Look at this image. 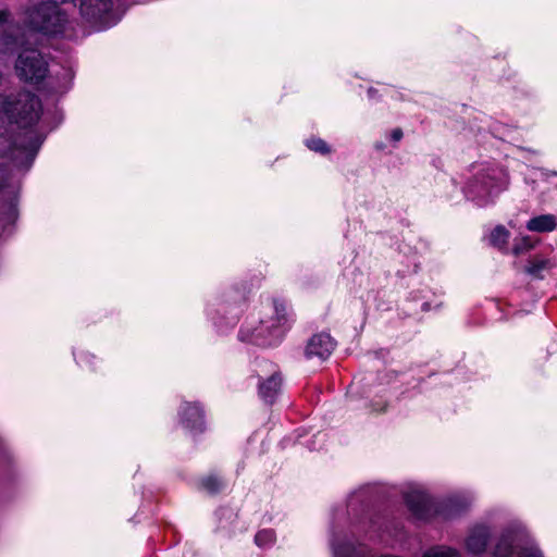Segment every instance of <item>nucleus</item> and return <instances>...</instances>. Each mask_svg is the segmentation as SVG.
<instances>
[{
	"label": "nucleus",
	"instance_id": "obj_8",
	"mask_svg": "<svg viewBox=\"0 0 557 557\" xmlns=\"http://www.w3.org/2000/svg\"><path fill=\"white\" fill-rule=\"evenodd\" d=\"M14 69L20 81L32 85L40 84L49 73L48 61L39 50L33 48L18 53Z\"/></svg>",
	"mask_w": 557,
	"mask_h": 557
},
{
	"label": "nucleus",
	"instance_id": "obj_31",
	"mask_svg": "<svg viewBox=\"0 0 557 557\" xmlns=\"http://www.w3.org/2000/svg\"><path fill=\"white\" fill-rule=\"evenodd\" d=\"M368 97H369V99H379V97H380L379 90L373 87H370L368 89Z\"/></svg>",
	"mask_w": 557,
	"mask_h": 557
},
{
	"label": "nucleus",
	"instance_id": "obj_29",
	"mask_svg": "<svg viewBox=\"0 0 557 557\" xmlns=\"http://www.w3.org/2000/svg\"><path fill=\"white\" fill-rule=\"evenodd\" d=\"M0 26H8L9 28H12L11 13L7 9L0 10Z\"/></svg>",
	"mask_w": 557,
	"mask_h": 557
},
{
	"label": "nucleus",
	"instance_id": "obj_33",
	"mask_svg": "<svg viewBox=\"0 0 557 557\" xmlns=\"http://www.w3.org/2000/svg\"><path fill=\"white\" fill-rule=\"evenodd\" d=\"M423 309L426 310L428 309V304H423Z\"/></svg>",
	"mask_w": 557,
	"mask_h": 557
},
{
	"label": "nucleus",
	"instance_id": "obj_12",
	"mask_svg": "<svg viewBox=\"0 0 557 557\" xmlns=\"http://www.w3.org/2000/svg\"><path fill=\"white\" fill-rule=\"evenodd\" d=\"M214 534L231 540L247 530L246 523L239 519V510L231 506H220L214 511Z\"/></svg>",
	"mask_w": 557,
	"mask_h": 557
},
{
	"label": "nucleus",
	"instance_id": "obj_35",
	"mask_svg": "<svg viewBox=\"0 0 557 557\" xmlns=\"http://www.w3.org/2000/svg\"><path fill=\"white\" fill-rule=\"evenodd\" d=\"M377 557H383V555H380V556H377Z\"/></svg>",
	"mask_w": 557,
	"mask_h": 557
},
{
	"label": "nucleus",
	"instance_id": "obj_10",
	"mask_svg": "<svg viewBox=\"0 0 557 557\" xmlns=\"http://www.w3.org/2000/svg\"><path fill=\"white\" fill-rule=\"evenodd\" d=\"M493 557H543L532 540L518 532H505L500 536Z\"/></svg>",
	"mask_w": 557,
	"mask_h": 557
},
{
	"label": "nucleus",
	"instance_id": "obj_34",
	"mask_svg": "<svg viewBox=\"0 0 557 557\" xmlns=\"http://www.w3.org/2000/svg\"><path fill=\"white\" fill-rule=\"evenodd\" d=\"M552 175L557 176V172L553 171L550 172Z\"/></svg>",
	"mask_w": 557,
	"mask_h": 557
},
{
	"label": "nucleus",
	"instance_id": "obj_24",
	"mask_svg": "<svg viewBox=\"0 0 557 557\" xmlns=\"http://www.w3.org/2000/svg\"><path fill=\"white\" fill-rule=\"evenodd\" d=\"M306 146L311 151L318 152L320 154H329L331 152V147L329 144L320 137H311L306 140Z\"/></svg>",
	"mask_w": 557,
	"mask_h": 557
},
{
	"label": "nucleus",
	"instance_id": "obj_30",
	"mask_svg": "<svg viewBox=\"0 0 557 557\" xmlns=\"http://www.w3.org/2000/svg\"><path fill=\"white\" fill-rule=\"evenodd\" d=\"M403 136H404V134H403V131L400 128H395L391 133V139L393 141H399L403 138Z\"/></svg>",
	"mask_w": 557,
	"mask_h": 557
},
{
	"label": "nucleus",
	"instance_id": "obj_18",
	"mask_svg": "<svg viewBox=\"0 0 557 557\" xmlns=\"http://www.w3.org/2000/svg\"><path fill=\"white\" fill-rule=\"evenodd\" d=\"M226 487V482L216 474L202 476L198 482V488L207 492L209 495H218Z\"/></svg>",
	"mask_w": 557,
	"mask_h": 557
},
{
	"label": "nucleus",
	"instance_id": "obj_2",
	"mask_svg": "<svg viewBox=\"0 0 557 557\" xmlns=\"http://www.w3.org/2000/svg\"><path fill=\"white\" fill-rule=\"evenodd\" d=\"M382 497L381 484H367L349 495L347 512L354 541L336 543L335 539H331L334 557H374L382 543Z\"/></svg>",
	"mask_w": 557,
	"mask_h": 557
},
{
	"label": "nucleus",
	"instance_id": "obj_13",
	"mask_svg": "<svg viewBox=\"0 0 557 557\" xmlns=\"http://www.w3.org/2000/svg\"><path fill=\"white\" fill-rule=\"evenodd\" d=\"M178 414L181 424L193 435L205 432V411L199 403H184Z\"/></svg>",
	"mask_w": 557,
	"mask_h": 557
},
{
	"label": "nucleus",
	"instance_id": "obj_9",
	"mask_svg": "<svg viewBox=\"0 0 557 557\" xmlns=\"http://www.w3.org/2000/svg\"><path fill=\"white\" fill-rule=\"evenodd\" d=\"M286 333V327L275 325L273 320H260L255 327L242 326L238 338L242 342L260 347H272L281 343Z\"/></svg>",
	"mask_w": 557,
	"mask_h": 557
},
{
	"label": "nucleus",
	"instance_id": "obj_22",
	"mask_svg": "<svg viewBox=\"0 0 557 557\" xmlns=\"http://www.w3.org/2000/svg\"><path fill=\"white\" fill-rule=\"evenodd\" d=\"M18 218L17 205L11 200L5 209L1 212L0 220L3 223V226L13 225Z\"/></svg>",
	"mask_w": 557,
	"mask_h": 557
},
{
	"label": "nucleus",
	"instance_id": "obj_15",
	"mask_svg": "<svg viewBox=\"0 0 557 557\" xmlns=\"http://www.w3.org/2000/svg\"><path fill=\"white\" fill-rule=\"evenodd\" d=\"M491 539L490 529L486 525H474L468 533L465 545L472 555L483 554Z\"/></svg>",
	"mask_w": 557,
	"mask_h": 557
},
{
	"label": "nucleus",
	"instance_id": "obj_20",
	"mask_svg": "<svg viewBox=\"0 0 557 557\" xmlns=\"http://www.w3.org/2000/svg\"><path fill=\"white\" fill-rule=\"evenodd\" d=\"M275 317L271 318L275 325L286 327V331L290 327V314L287 311L286 302L282 299L273 300Z\"/></svg>",
	"mask_w": 557,
	"mask_h": 557
},
{
	"label": "nucleus",
	"instance_id": "obj_5",
	"mask_svg": "<svg viewBox=\"0 0 557 557\" xmlns=\"http://www.w3.org/2000/svg\"><path fill=\"white\" fill-rule=\"evenodd\" d=\"M247 294L245 286L225 290L214 304L208 307V315L220 329L235 326L246 307Z\"/></svg>",
	"mask_w": 557,
	"mask_h": 557
},
{
	"label": "nucleus",
	"instance_id": "obj_32",
	"mask_svg": "<svg viewBox=\"0 0 557 557\" xmlns=\"http://www.w3.org/2000/svg\"><path fill=\"white\" fill-rule=\"evenodd\" d=\"M383 148V144L382 143H376L375 144V149L380 150Z\"/></svg>",
	"mask_w": 557,
	"mask_h": 557
},
{
	"label": "nucleus",
	"instance_id": "obj_28",
	"mask_svg": "<svg viewBox=\"0 0 557 557\" xmlns=\"http://www.w3.org/2000/svg\"><path fill=\"white\" fill-rule=\"evenodd\" d=\"M74 358L77 362V364H89L95 359V356L88 352H81L78 356L74 354Z\"/></svg>",
	"mask_w": 557,
	"mask_h": 557
},
{
	"label": "nucleus",
	"instance_id": "obj_1",
	"mask_svg": "<svg viewBox=\"0 0 557 557\" xmlns=\"http://www.w3.org/2000/svg\"><path fill=\"white\" fill-rule=\"evenodd\" d=\"M41 112L39 97L28 90L9 94L1 101L0 113L9 123L0 126V157L20 170L32 168L45 141V135L35 128Z\"/></svg>",
	"mask_w": 557,
	"mask_h": 557
},
{
	"label": "nucleus",
	"instance_id": "obj_23",
	"mask_svg": "<svg viewBox=\"0 0 557 557\" xmlns=\"http://www.w3.org/2000/svg\"><path fill=\"white\" fill-rule=\"evenodd\" d=\"M509 238V232L502 225L496 226L490 236V242L493 246L503 248Z\"/></svg>",
	"mask_w": 557,
	"mask_h": 557
},
{
	"label": "nucleus",
	"instance_id": "obj_26",
	"mask_svg": "<svg viewBox=\"0 0 557 557\" xmlns=\"http://www.w3.org/2000/svg\"><path fill=\"white\" fill-rule=\"evenodd\" d=\"M423 557H461V555L456 549L442 546L429 549Z\"/></svg>",
	"mask_w": 557,
	"mask_h": 557
},
{
	"label": "nucleus",
	"instance_id": "obj_14",
	"mask_svg": "<svg viewBox=\"0 0 557 557\" xmlns=\"http://www.w3.org/2000/svg\"><path fill=\"white\" fill-rule=\"evenodd\" d=\"M336 346L334 338L325 332L313 334L305 347V357L307 359L318 358L321 361L326 360Z\"/></svg>",
	"mask_w": 557,
	"mask_h": 557
},
{
	"label": "nucleus",
	"instance_id": "obj_25",
	"mask_svg": "<svg viewBox=\"0 0 557 557\" xmlns=\"http://www.w3.org/2000/svg\"><path fill=\"white\" fill-rule=\"evenodd\" d=\"M548 268L546 259H534L529 261L525 272L534 277L542 278V272Z\"/></svg>",
	"mask_w": 557,
	"mask_h": 557
},
{
	"label": "nucleus",
	"instance_id": "obj_6",
	"mask_svg": "<svg viewBox=\"0 0 557 557\" xmlns=\"http://www.w3.org/2000/svg\"><path fill=\"white\" fill-rule=\"evenodd\" d=\"M383 383L380 371H366L356 375L348 389L350 399L361 401L360 408L379 414L383 410Z\"/></svg>",
	"mask_w": 557,
	"mask_h": 557
},
{
	"label": "nucleus",
	"instance_id": "obj_7",
	"mask_svg": "<svg viewBox=\"0 0 557 557\" xmlns=\"http://www.w3.org/2000/svg\"><path fill=\"white\" fill-rule=\"evenodd\" d=\"M27 25L30 29L48 36L62 34L67 22L65 12L51 1H41L27 10Z\"/></svg>",
	"mask_w": 557,
	"mask_h": 557
},
{
	"label": "nucleus",
	"instance_id": "obj_19",
	"mask_svg": "<svg viewBox=\"0 0 557 557\" xmlns=\"http://www.w3.org/2000/svg\"><path fill=\"white\" fill-rule=\"evenodd\" d=\"M21 46L20 37L11 30L0 32V52L3 54L14 53Z\"/></svg>",
	"mask_w": 557,
	"mask_h": 557
},
{
	"label": "nucleus",
	"instance_id": "obj_16",
	"mask_svg": "<svg viewBox=\"0 0 557 557\" xmlns=\"http://www.w3.org/2000/svg\"><path fill=\"white\" fill-rule=\"evenodd\" d=\"M282 386V375L278 371L273 372L268 379L259 381V397L268 405H272Z\"/></svg>",
	"mask_w": 557,
	"mask_h": 557
},
{
	"label": "nucleus",
	"instance_id": "obj_27",
	"mask_svg": "<svg viewBox=\"0 0 557 557\" xmlns=\"http://www.w3.org/2000/svg\"><path fill=\"white\" fill-rule=\"evenodd\" d=\"M533 247V243L528 237H522L519 242H517L512 248L515 255H520L524 251H528Z\"/></svg>",
	"mask_w": 557,
	"mask_h": 557
},
{
	"label": "nucleus",
	"instance_id": "obj_11",
	"mask_svg": "<svg viewBox=\"0 0 557 557\" xmlns=\"http://www.w3.org/2000/svg\"><path fill=\"white\" fill-rule=\"evenodd\" d=\"M82 17L98 29H106L119 22L112 0H78Z\"/></svg>",
	"mask_w": 557,
	"mask_h": 557
},
{
	"label": "nucleus",
	"instance_id": "obj_17",
	"mask_svg": "<svg viewBox=\"0 0 557 557\" xmlns=\"http://www.w3.org/2000/svg\"><path fill=\"white\" fill-rule=\"evenodd\" d=\"M557 226L556 216L553 214H542L530 219L527 223V228L531 232L547 233L552 232Z\"/></svg>",
	"mask_w": 557,
	"mask_h": 557
},
{
	"label": "nucleus",
	"instance_id": "obj_3",
	"mask_svg": "<svg viewBox=\"0 0 557 557\" xmlns=\"http://www.w3.org/2000/svg\"><path fill=\"white\" fill-rule=\"evenodd\" d=\"M404 498L411 516L423 522L457 518L465 513L472 503V498L463 493L435 500L421 487H410L404 493Z\"/></svg>",
	"mask_w": 557,
	"mask_h": 557
},
{
	"label": "nucleus",
	"instance_id": "obj_21",
	"mask_svg": "<svg viewBox=\"0 0 557 557\" xmlns=\"http://www.w3.org/2000/svg\"><path fill=\"white\" fill-rule=\"evenodd\" d=\"M275 532L272 529H263L255 535V544L260 548H267L274 544Z\"/></svg>",
	"mask_w": 557,
	"mask_h": 557
},
{
	"label": "nucleus",
	"instance_id": "obj_4",
	"mask_svg": "<svg viewBox=\"0 0 557 557\" xmlns=\"http://www.w3.org/2000/svg\"><path fill=\"white\" fill-rule=\"evenodd\" d=\"M508 174L499 168H487L476 173L465 187L468 199L479 207L492 203L494 199L508 188Z\"/></svg>",
	"mask_w": 557,
	"mask_h": 557
}]
</instances>
